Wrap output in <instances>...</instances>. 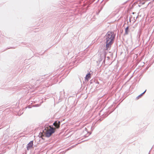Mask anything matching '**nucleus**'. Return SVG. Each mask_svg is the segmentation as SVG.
I'll list each match as a JSON object with an SVG mask.
<instances>
[{"label": "nucleus", "mask_w": 154, "mask_h": 154, "mask_svg": "<svg viewBox=\"0 0 154 154\" xmlns=\"http://www.w3.org/2000/svg\"><path fill=\"white\" fill-rule=\"evenodd\" d=\"M115 34L112 32H108L104 37L106 41V50H109L110 49L111 45L113 42Z\"/></svg>", "instance_id": "obj_1"}, {"label": "nucleus", "mask_w": 154, "mask_h": 154, "mask_svg": "<svg viewBox=\"0 0 154 154\" xmlns=\"http://www.w3.org/2000/svg\"><path fill=\"white\" fill-rule=\"evenodd\" d=\"M105 58H106V55H104V60L103 61V63H105Z\"/></svg>", "instance_id": "obj_12"}, {"label": "nucleus", "mask_w": 154, "mask_h": 154, "mask_svg": "<svg viewBox=\"0 0 154 154\" xmlns=\"http://www.w3.org/2000/svg\"><path fill=\"white\" fill-rule=\"evenodd\" d=\"M146 91V90L143 92V93H142V94H140V95H139L137 97V99H139V97H140L142 95H143V94L145 93Z\"/></svg>", "instance_id": "obj_10"}, {"label": "nucleus", "mask_w": 154, "mask_h": 154, "mask_svg": "<svg viewBox=\"0 0 154 154\" xmlns=\"http://www.w3.org/2000/svg\"><path fill=\"white\" fill-rule=\"evenodd\" d=\"M36 81L37 83L39 82L40 83L41 82H43L46 80V78L45 77V75L40 76L38 78L36 79Z\"/></svg>", "instance_id": "obj_3"}, {"label": "nucleus", "mask_w": 154, "mask_h": 154, "mask_svg": "<svg viewBox=\"0 0 154 154\" xmlns=\"http://www.w3.org/2000/svg\"><path fill=\"white\" fill-rule=\"evenodd\" d=\"M145 2L144 1H141L140 3L142 5H143L145 4Z\"/></svg>", "instance_id": "obj_11"}, {"label": "nucleus", "mask_w": 154, "mask_h": 154, "mask_svg": "<svg viewBox=\"0 0 154 154\" xmlns=\"http://www.w3.org/2000/svg\"><path fill=\"white\" fill-rule=\"evenodd\" d=\"M33 141H30L27 145L26 149L27 150H29L33 146Z\"/></svg>", "instance_id": "obj_4"}, {"label": "nucleus", "mask_w": 154, "mask_h": 154, "mask_svg": "<svg viewBox=\"0 0 154 154\" xmlns=\"http://www.w3.org/2000/svg\"><path fill=\"white\" fill-rule=\"evenodd\" d=\"M52 134L51 132H50L48 131H47L45 133L46 137H50Z\"/></svg>", "instance_id": "obj_7"}, {"label": "nucleus", "mask_w": 154, "mask_h": 154, "mask_svg": "<svg viewBox=\"0 0 154 154\" xmlns=\"http://www.w3.org/2000/svg\"><path fill=\"white\" fill-rule=\"evenodd\" d=\"M49 127L50 128L49 130L48 131L52 134L54 133L55 131V129L54 128L51 127V126L50 125L49 126Z\"/></svg>", "instance_id": "obj_6"}, {"label": "nucleus", "mask_w": 154, "mask_h": 154, "mask_svg": "<svg viewBox=\"0 0 154 154\" xmlns=\"http://www.w3.org/2000/svg\"><path fill=\"white\" fill-rule=\"evenodd\" d=\"M129 32V27L128 26L125 29V35H128V34Z\"/></svg>", "instance_id": "obj_8"}, {"label": "nucleus", "mask_w": 154, "mask_h": 154, "mask_svg": "<svg viewBox=\"0 0 154 154\" xmlns=\"http://www.w3.org/2000/svg\"><path fill=\"white\" fill-rule=\"evenodd\" d=\"M53 125L55 126L56 128L58 129L60 127V121H55L53 123Z\"/></svg>", "instance_id": "obj_5"}, {"label": "nucleus", "mask_w": 154, "mask_h": 154, "mask_svg": "<svg viewBox=\"0 0 154 154\" xmlns=\"http://www.w3.org/2000/svg\"><path fill=\"white\" fill-rule=\"evenodd\" d=\"M91 134V133L89 132L87 129L85 128V130L82 131L81 134L82 136L87 137Z\"/></svg>", "instance_id": "obj_2"}, {"label": "nucleus", "mask_w": 154, "mask_h": 154, "mask_svg": "<svg viewBox=\"0 0 154 154\" xmlns=\"http://www.w3.org/2000/svg\"><path fill=\"white\" fill-rule=\"evenodd\" d=\"M90 73H88L85 77V79L86 80H88V79L91 78Z\"/></svg>", "instance_id": "obj_9"}, {"label": "nucleus", "mask_w": 154, "mask_h": 154, "mask_svg": "<svg viewBox=\"0 0 154 154\" xmlns=\"http://www.w3.org/2000/svg\"><path fill=\"white\" fill-rule=\"evenodd\" d=\"M73 147L72 146H71L68 149H67V150H69V149H71L72 148H73Z\"/></svg>", "instance_id": "obj_13"}]
</instances>
